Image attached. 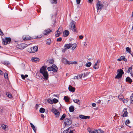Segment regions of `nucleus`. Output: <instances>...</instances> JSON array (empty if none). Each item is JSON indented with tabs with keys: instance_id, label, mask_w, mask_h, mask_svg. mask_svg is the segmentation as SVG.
I'll return each instance as SVG.
<instances>
[{
	"instance_id": "dca6fc26",
	"label": "nucleus",
	"mask_w": 133,
	"mask_h": 133,
	"mask_svg": "<svg viewBox=\"0 0 133 133\" xmlns=\"http://www.w3.org/2000/svg\"><path fill=\"white\" fill-rule=\"evenodd\" d=\"M69 90L72 92H74L75 90V88L72 87L71 85H69L68 88Z\"/></svg>"
},
{
	"instance_id": "052dcab7",
	"label": "nucleus",
	"mask_w": 133,
	"mask_h": 133,
	"mask_svg": "<svg viewBox=\"0 0 133 133\" xmlns=\"http://www.w3.org/2000/svg\"><path fill=\"white\" fill-rule=\"evenodd\" d=\"M83 76V74H81L79 75V77L80 78H81Z\"/></svg>"
},
{
	"instance_id": "4d7b16f0",
	"label": "nucleus",
	"mask_w": 133,
	"mask_h": 133,
	"mask_svg": "<svg viewBox=\"0 0 133 133\" xmlns=\"http://www.w3.org/2000/svg\"><path fill=\"white\" fill-rule=\"evenodd\" d=\"M81 2V0H76V2L77 4H79Z\"/></svg>"
},
{
	"instance_id": "ea45409f",
	"label": "nucleus",
	"mask_w": 133,
	"mask_h": 133,
	"mask_svg": "<svg viewBox=\"0 0 133 133\" xmlns=\"http://www.w3.org/2000/svg\"><path fill=\"white\" fill-rule=\"evenodd\" d=\"M132 67L131 66L130 67L128 68L127 72L129 73L131 71H132Z\"/></svg>"
},
{
	"instance_id": "2f4dec72",
	"label": "nucleus",
	"mask_w": 133,
	"mask_h": 133,
	"mask_svg": "<svg viewBox=\"0 0 133 133\" xmlns=\"http://www.w3.org/2000/svg\"><path fill=\"white\" fill-rule=\"evenodd\" d=\"M126 51L127 52H128L129 54H131V50L130 48L128 47L126 48Z\"/></svg>"
},
{
	"instance_id": "69168bd1",
	"label": "nucleus",
	"mask_w": 133,
	"mask_h": 133,
	"mask_svg": "<svg viewBox=\"0 0 133 133\" xmlns=\"http://www.w3.org/2000/svg\"><path fill=\"white\" fill-rule=\"evenodd\" d=\"M93 0H89V3H91L93 1Z\"/></svg>"
},
{
	"instance_id": "c9c22d12",
	"label": "nucleus",
	"mask_w": 133,
	"mask_h": 133,
	"mask_svg": "<svg viewBox=\"0 0 133 133\" xmlns=\"http://www.w3.org/2000/svg\"><path fill=\"white\" fill-rule=\"evenodd\" d=\"M130 100L131 103H133V93L130 97Z\"/></svg>"
},
{
	"instance_id": "5701e85b",
	"label": "nucleus",
	"mask_w": 133,
	"mask_h": 133,
	"mask_svg": "<svg viewBox=\"0 0 133 133\" xmlns=\"http://www.w3.org/2000/svg\"><path fill=\"white\" fill-rule=\"evenodd\" d=\"M118 98L121 101L123 100L124 99V97L123 95H120L118 96Z\"/></svg>"
},
{
	"instance_id": "338daca9",
	"label": "nucleus",
	"mask_w": 133,
	"mask_h": 133,
	"mask_svg": "<svg viewBox=\"0 0 133 133\" xmlns=\"http://www.w3.org/2000/svg\"><path fill=\"white\" fill-rule=\"evenodd\" d=\"M41 117H42L44 118V116L43 114H42L41 115Z\"/></svg>"
},
{
	"instance_id": "09e8293b",
	"label": "nucleus",
	"mask_w": 133,
	"mask_h": 133,
	"mask_svg": "<svg viewBox=\"0 0 133 133\" xmlns=\"http://www.w3.org/2000/svg\"><path fill=\"white\" fill-rule=\"evenodd\" d=\"M62 40V38L61 37H59L57 39V42H61Z\"/></svg>"
},
{
	"instance_id": "c756f323",
	"label": "nucleus",
	"mask_w": 133,
	"mask_h": 133,
	"mask_svg": "<svg viewBox=\"0 0 133 133\" xmlns=\"http://www.w3.org/2000/svg\"><path fill=\"white\" fill-rule=\"evenodd\" d=\"M51 40L50 39H49L47 40L46 44L48 45H50L51 43Z\"/></svg>"
},
{
	"instance_id": "9d476101",
	"label": "nucleus",
	"mask_w": 133,
	"mask_h": 133,
	"mask_svg": "<svg viewBox=\"0 0 133 133\" xmlns=\"http://www.w3.org/2000/svg\"><path fill=\"white\" fill-rule=\"evenodd\" d=\"M25 44L24 43H22L17 45L16 46L17 48L21 49H23L25 48Z\"/></svg>"
},
{
	"instance_id": "49530a36",
	"label": "nucleus",
	"mask_w": 133,
	"mask_h": 133,
	"mask_svg": "<svg viewBox=\"0 0 133 133\" xmlns=\"http://www.w3.org/2000/svg\"><path fill=\"white\" fill-rule=\"evenodd\" d=\"M48 102L50 104H52L53 103V101L51 99H48Z\"/></svg>"
},
{
	"instance_id": "4468645a",
	"label": "nucleus",
	"mask_w": 133,
	"mask_h": 133,
	"mask_svg": "<svg viewBox=\"0 0 133 133\" xmlns=\"http://www.w3.org/2000/svg\"><path fill=\"white\" fill-rule=\"evenodd\" d=\"M117 60L118 61H121L122 60H123L125 62H126L127 61V59L126 58H125V56H121L119 58L117 59Z\"/></svg>"
},
{
	"instance_id": "f704fd0d",
	"label": "nucleus",
	"mask_w": 133,
	"mask_h": 133,
	"mask_svg": "<svg viewBox=\"0 0 133 133\" xmlns=\"http://www.w3.org/2000/svg\"><path fill=\"white\" fill-rule=\"evenodd\" d=\"M65 114H63L60 118V120H63L65 118Z\"/></svg>"
},
{
	"instance_id": "6e6552de",
	"label": "nucleus",
	"mask_w": 133,
	"mask_h": 133,
	"mask_svg": "<svg viewBox=\"0 0 133 133\" xmlns=\"http://www.w3.org/2000/svg\"><path fill=\"white\" fill-rule=\"evenodd\" d=\"M51 111L55 114L56 118H58L59 117V112L55 108H53Z\"/></svg>"
},
{
	"instance_id": "603ef678",
	"label": "nucleus",
	"mask_w": 133,
	"mask_h": 133,
	"mask_svg": "<svg viewBox=\"0 0 133 133\" xmlns=\"http://www.w3.org/2000/svg\"><path fill=\"white\" fill-rule=\"evenodd\" d=\"M0 35L1 36H3L4 34L2 31L0 29Z\"/></svg>"
},
{
	"instance_id": "f8f14e48",
	"label": "nucleus",
	"mask_w": 133,
	"mask_h": 133,
	"mask_svg": "<svg viewBox=\"0 0 133 133\" xmlns=\"http://www.w3.org/2000/svg\"><path fill=\"white\" fill-rule=\"evenodd\" d=\"M31 50L32 53H35L38 50V48L37 46H35L32 47L31 48Z\"/></svg>"
},
{
	"instance_id": "b1692460",
	"label": "nucleus",
	"mask_w": 133,
	"mask_h": 133,
	"mask_svg": "<svg viewBox=\"0 0 133 133\" xmlns=\"http://www.w3.org/2000/svg\"><path fill=\"white\" fill-rule=\"evenodd\" d=\"M90 72H84L83 74L84 75L83 76V77H87L89 75Z\"/></svg>"
},
{
	"instance_id": "0eeeda50",
	"label": "nucleus",
	"mask_w": 133,
	"mask_h": 133,
	"mask_svg": "<svg viewBox=\"0 0 133 133\" xmlns=\"http://www.w3.org/2000/svg\"><path fill=\"white\" fill-rule=\"evenodd\" d=\"M103 6V4L101 1H98L96 3V7L98 10H102Z\"/></svg>"
},
{
	"instance_id": "c85d7f7f",
	"label": "nucleus",
	"mask_w": 133,
	"mask_h": 133,
	"mask_svg": "<svg viewBox=\"0 0 133 133\" xmlns=\"http://www.w3.org/2000/svg\"><path fill=\"white\" fill-rule=\"evenodd\" d=\"M1 127L2 129L5 130H6L5 129L6 128L8 127V126L6 125H5L4 124H2L1 125Z\"/></svg>"
},
{
	"instance_id": "20e7f679",
	"label": "nucleus",
	"mask_w": 133,
	"mask_h": 133,
	"mask_svg": "<svg viewBox=\"0 0 133 133\" xmlns=\"http://www.w3.org/2000/svg\"><path fill=\"white\" fill-rule=\"evenodd\" d=\"M47 69L49 71H52L54 72H56L58 70L57 67L55 64H53L52 66L48 67Z\"/></svg>"
},
{
	"instance_id": "c03bdc74",
	"label": "nucleus",
	"mask_w": 133,
	"mask_h": 133,
	"mask_svg": "<svg viewBox=\"0 0 133 133\" xmlns=\"http://www.w3.org/2000/svg\"><path fill=\"white\" fill-rule=\"evenodd\" d=\"M84 119H88L90 118V117L89 116H85L84 115Z\"/></svg>"
},
{
	"instance_id": "79ce46f5",
	"label": "nucleus",
	"mask_w": 133,
	"mask_h": 133,
	"mask_svg": "<svg viewBox=\"0 0 133 133\" xmlns=\"http://www.w3.org/2000/svg\"><path fill=\"white\" fill-rule=\"evenodd\" d=\"M4 76L5 78H8V75L7 73H5L4 74Z\"/></svg>"
},
{
	"instance_id": "774afa93",
	"label": "nucleus",
	"mask_w": 133,
	"mask_h": 133,
	"mask_svg": "<svg viewBox=\"0 0 133 133\" xmlns=\"http://www.w3.org/2000/svg\"><path fill=\"white\" fill-rule=\"evenodd\" d=\"M25 76V78L27 77H28V75H24Z\"/></svg>"
},
{
	"instance_id": "4be33fe9",
	"label": "nucleus",
	"mask_w": 133,
	"mask_h": 133,
	"mask_svg": "<svg viewBox=\"0 0 133 133\" xmlns=\"http://www.w3.org/2000/svg\"><path fill=\"white\" fill-rule=\"evenodd\" d=\"M99 64L96 63H95L94 64V66H93V68L95 69H98L99 68Z\"/></svg>"
},
{
	"instance_id": "f3484780",
	"label": "nucleus",
	"mask_w": 133,
	"mask_h": 133,
	"mask_svg": "<svg viewBox=\"0 0 133 133\" xmlns=\"http://www.w3.org/2000/svg\"><path fill=\"white\" fill-rule=\"evenodd\" d=\"M123 117H126L127 116L128 113L127 111V109H124L123 111Z\"/></svg>"
},
{
	"instance_id": "6e6d98bb",
	"label": "nucleus",
	"mask_w": 133,
	"mask_h": 133,
	"mask_svg": "<svg viewBox=\"0 0 133 133\" xmlns=\"http://www.w3.org/2000/svg\"><path fill=\"white\" fill-rule=\"evenodd\" d=\"M21 77L23 79H25V76L24 75H21Z\"/></svg>"
},
{
	"instance_id": "9b49d317",
	"label": "nucleus",
	"mask_w": 133,
	"mask_h": 133,
	"mask_svg": "<svg viewBox=\"0 0 133 133\" xmlns=\"http://www.w3.org/2000/svg\"><path fill=\"white\" fill-rule=\"evenodd\" d=\"M52 31V30L49 29H47L45 30L43 32V34L45 35H47Z\"/></svg>"
},
{
	"instance_id": "4c0bfd02",
	"label": "nucleus",
	"mask_w": 133,
	"mask_h": 133,
	"mask_svg": "<svg viewBox=\"0 0 133 133\" xmlns=\"http://www.w3.org/2000/svg\"><path fill=\"white\" fill-rule=\"evenodd\" d=\"M72 49L74 50L76 47V44H72Z\"/></svg>"
},
{
	"instance_id": "393cba45",
	"label": "nucleus",
	"mask_w": 133,
	"mask_h": 133,
	"mask_svg": "<svg viewBox=\"0 0 133 133\" xmlns=\"http://www.w3.org/2000/svg\"><path fill=\"white\" fill-rule=\"evenodd\" d=\"M126 81L129 83H131L132 81V79L129 77H128L126 78Z\"/></svg>"
},
{
	"instance_id": "bb28decb",
	"label": "nucleus",
	"mask_w": 133,
	"mask_h": 133,
	"mask_svg": "<svg viewBox=\"0 0 133 133\" xmlns=\"http://www.w3.org/2000/svg\"><path fill=\"white\" fill-rule=\"evenodd\" d=\"M74 102L75 103H77L79 105L80 104L81 102L80 101L79 99H76L73 100Z\"/></svg>"
},
{
	"instance_id": "39448f33",
	"label": "nucleus",
	"mask_w": 133,
	"mask_h": 133,
	"mask_svg": "<svg viewBox=\"0 0 133 133\" xmlns=\"http://www.w3.org/2000/svg\"><path fill=\"white\" fill-rule=\"evenodd\" d=\"M117 74L115 77L116 79H119L121 78L122 75L124 74L123 70L121 69H119L117 70Z\"/></svg>"
},
{
	"instance_id": "1a4fd4ad",
	"label": "nucleus",
	"mask_w": 133,
	"mask_h": 133,
	"mask_svg": "<svg viewBox=\"0 0 133 133\" xmlns=\"http://www.w3.org/2000/svg\"><path fill=\"white\" fill-rule=\"evenodd\" d=\"M64 123L65 126H69L71 124L72 121L68 118H66L64 120Z\"/></svg>"
},
{
	"instance_id": "a18cd8bd",
	"label": "nucleus",
	"mask_w": 133,
	"mask_h": 133,
	"mask_svg": "<svg viewBox=\"0 0 133 133\" xmlns=\"http://www.w3.org/2000/svg\"><path fill=\"white\" fill-rule=\"evenodd\" d=\"M89 133H97V130L89 131Z\"/></svg>"
},
{
	"instance_id": "a19ab883",
	"label": "nucleus",
	"mask_w": 133,
	"mask_h": 133,
	"mask_svg": "<svg viewBox=\"0 0 133 133\" xmlns=\"http://www.w3.org/2000/svg\"><path fill=\"white\" fill-rule=\"evenodd\" d=\"M51 3L52 4H56L57 3V0H51Z\"/></svg>"
},
{
	"instance_id": "a211bd4d",
	"label": "nucleus",
	"mask_w": 133,
	"mask_h": 133,
	"mask_svg": "<svg viewBox=\"0 0 133 133\" xmlns=\"http://www.w3.org/2000/svg\"><path fill=\"white\" fill-rule=\"evenodd\" d=\"M64 47L66 49H68L72 47V45L70 43L66 44L64 45Z\"/></svg>"
},
{
	"instance_id": "8fccbe9b",
	"label": "nucleus",
	"mask_w": 133,
	"mask_h": 133,
	"mask_svg": "<svg viewBox=\"0 0 133 133\" xmlns=\"http://www.w3.org/2000/svg\"><path fill=\"white\" fill-rule=\"evenodd\" d=\"M49 62L50 64H52L54 63V61L52 59H51L50 60Z\"/></svg>"
},
{
	"instance_id": "72a5a7b5",
	"label": "nucleus",
	"mask_w": 133,
	"mask_h": 133,
	"mask_svg": "<svg viewBox=\"0 0 133 133\" xmlns=\"http://www.w3.org/2000/svg\"><path fill=\"white\" fill-rule=\"evenodd\" d=\"M91 63L90 62H89L86 63L85 66L87 67H90L91 65Z\"/></svg>"
},
{
	"instance_id": "7ed1b4c3",
	"label": "nucleus",
	"mask_w": 133,
	"mask_h": 133,
	"mask_svg": "<svg viewBox=\"0 0 133 133\" xmlns=\"http://www.w3.org/2000/svg\"><path fill=\"white\" fill-rule=\"evenodd\" d=\"M62 61L63 63L65 64H76L77 63V62L76 61H69L66 59L64 58H62Z\"/></svg>"
},
{
	"instance_id": "2eb2a0df",
	"label": "nucleus",
	"mask_w": 133,
	"mask_h": 133,
	"mask_svg": "<svg viewBox=\"0 0 133 133\" xmlns=\"http://www.w3.org/2000/svg\"><path fill=\"white\" fill-rule=\"evenodd\" d=\"M31 60L33 62L36 63L38 62L39 59L38 58L34 57L32 58Z\"/></svg>"
},
{
	"instance_id": "f03ea898",
	"label": "nucleus",
	"mask_w": 133,
	"mask_h": 133,
	"mask_svg": "<svg viewBox=\"0 0 133 133\" xmlns=\"http://www.w3.org/2000/svg\"><path fill=\"white\" fill-rule=\"evenodd\" d=\"M76 23L73 21H72V22L70 23L69 25L70 29L73 32H77V28L75 26Z\"/></svg>"
},
{
	"instance_id": "3c124183",
	"label": "nucleus",
	"mask_w": 133,
	"mask_h": 133,
	"mask_svg": "<svg viewBox=\"0 0 133 133\" xmlns=\"http://www.w3.org/2000/svg\"><path fill=\"white\" fill-rule=\"evenodd\" d=\"M79 117L81 119H84V115H79Z\"/></svg>"
},
{
	"instance_id": "13d9d810",
	"label": "nucleus",
	"mask_w": 133,
	"mask_h": 133,
	"mask_svg": "<svg viewBox=\"0 0 133 133\" xmlns=\"http://www.w3.org/2000/svg\"><path fill=\"white\" fill-rule=\"evenodd\" d=\"M92 106L93 107H95L96 106V104L95 103H92Z\"/></svg>"
},
{
	"instance_id": "a878e982",
	"label": "nucleus",
	"mask_w": 133,
	"mask_h": 133,
	"mask_svg": "<svg viewBox=\"0 0 133 133\" xmlns=\"http://www.w3.org/2000/svg\"><path fill=\"white\" fill-rule=\"evenodd\" d=\"M64 34L65 36H67L69 35V31L66 30L64 32Z\"/></svg>"
},
{
	"instance_id": "5fc2aeb1",
	"label": "nucleus",
	"mask_w": 133,
	"mask_h": 133,
	"mask_svg": "<svg viewBox=\"0 0 133 133\" xmlns=\"http://www.w3.org/2000/svg\"><path fill=\"white\" fill-rule=\"evenodd\" d=\"M123 102V103H127L128 102V101L127 100L124 99H123V100L122 101Z\"/></svg>"
},
{
	"instance_id": "423d86ee",
	"label": "nucleus",
	"mask_w": 133,
	"mask_h": 133,
	"mask_svg": "<svg viewBox=\"0 0 133 133\" xmlns=\"http://www.w3.org/2000/svg\"><path fill=\"white\" fill-rule=\"evenodd\" d=\"M11 41V39L10 37H6L5 39H3V44L4 45H6L9 44Z\"/></svg>"
},
{
	"instance_id": "7c9ffc66",
	"label": "nucleus",
	"mask_w": 133,
	"mask_h": 133,
	"mask_svg": "<svg viewBox=\"0 0 133 133\" xmlns=\"http://www.w3.org/2000/svg\"><path fill=\"white\" fill-rule=\"evenodd\" d=\"M45 111V109L42 108H40L39 110V112H40L43 113Z\"/></svg>"
},
{
	"instance_id": "e2e57ef3",
	"label": "nucleus",
	"mask_w": 133,
	"mask_h": 133,
	"mask_svg": "<svg viewBox=\"0 0 133 133\" xmlns=\"http://www.w3.org/2000/svg\"><path fill=\"white\" fill-rule=\"evenodd\" d=\"M83 38V36L82 35H80L79 36V38L80 39H82Z\"/></svg>"
},
{
	"instance_id": "de8ad7c7",
	"label": "nucleus",
	"mask_w": 133,
	"mask_h": 133,
	"mask_svg": "<svg viewBox=\"0 0 133 133\" xmlns=\"http://www.w3.org/2000/svg\"><path fill=\"white\" fill-rule=\"evenodd\" d=\"M130 122L129 119L127 120L125 122V124L126 125H127V124H129L130 123Z\"/></svg>"
},
{
	"instance_id": "680f3d73",
	"label": "nucleus",
	"mask_w": 133,
	"mask_h": 133,
	"mask_svg": "<svg viewBox=\"0 0 133 133\" xmlns=\"http://www.w3.org/2000/svg\"><path fill=\"white\" fill-rule=\"evenodd\" d=\"M74 79H78V76H75L74 78Z\"/></svg>"
},
{
	"instance_id": "6ab92c4d",
	"label": "nucleus",
	"mask_w": 133,
	"mask_h": 133,
	"mask_svg": "<svg viewBox=\"0 0 133 133\" xmlns=\"http://www.w3.org/2000/svg\"><path fill=\"white\" fill-rule=\"evenodd\" d=\"M30 124L31 127L33 129L34 132H35L36 131V128L35 127L34 125L32 123H30Z\"/></svg>"
},
{
	"instance_id": "f257e3e1",
	"label": "nucleus",
	"mask_w": 133,
	"mask_h": 133,
	"mask_svg": "<svg viewBox=\"0 0 133 133\" xmlns=\"http://www.w3.org/2000/svg\"><path fill=\"white\" fill-rule=\"evenodd\" d=\"M46 66H42L40 69V72L44 76V79L47 80L48 78V74L46 71Z\"/></svg>"
},
{
	"instance_id": "37998d69",
	"label": "nucleus",
	"mask_w": 133,
	"mask_h": 133,
	"mask_svg": "<svg viewBox=\"0 0 133 133\" xmlns=\"http://www.w3.org/2000/svg\"><path fill=\"white\" fill-rule=\"evenodd\" d=\"M97 133H104L103 131L101 130H97Z\"/></svg>"
},
{
	"instance_id": "412c9836",
	"label": "nucleus",
	"mask_w": 133,
	"mask_h": 133,
	"mask_svg": "<svg viewBox=\"0 0 133 133\" xmlns=\"http://www.w3.org/2000/svg\"><path fill=\"white\" fill-rule=\"evenodd\" d=\"M69 111L70 112H73L74 110V108L73 106H71L69 108Z\"/></svg>"
},
{
	"instance_id": "ddd939ff",
	"label": "nucleus",
	"mask_w": 133,
	"mask_h": 133,
	"mask_svg": "<svg viewBox=\"0 0 133 133\" xmlns=\"http://www.w3.org/2000/svg\"><path fill=\"white\" fill-rule=\"evenodd\" d=\"M22 38L24 41L29 40L31 39V37L28 35H24L23 36Z\"/></svg>"
},
{
	"instance_id": "aec40b11",
	"label": "nucleus",
	"mask_w": 133,
	"mask_h": 133,
	"mask_svg": "<svg viewBox=\"0 0 133 133\" xmlns=\"http://www.w3.org/2000/svg\"><path fill=\"white\" fill-rule=\"evenodd\" d=\"M57 31L60 33L62 34L63 32V28L62 27H60Z\"/></svg>"
},
{
	"instance_id": "bf43d9fd",
	"label": "nucleus",
	"mask_w": 133,
	"mask_h": 133,
	"mask_svg": "<svg viewBox=\"0 0 133 133\" xmlns=\"http://www.w3.org/2000/svg\"><path fill=\"white\" fill-rule=\"evenodd\" d=\"M101 62V61L100 60H99V59H98L97 62L96 63H97V64H99V63H100Z\"/></svg>"
},
{
	"instance_id": "58836bf2",
	"label": "nucleus",
	"mask_w": 133,
	"mask_h": 133,
	"mask_svg": "<svg viewBox=\"0 0 133 133\" xmlns=\"http://www.w3.org/2000/svg\"><path fill=\"white\" fill-rule=\"evenodd\" d=\"M53 102L54 103H57L58 102V100L56 98H54L53 99Z\"/></svg>"
},
{
	"instance_id": "e433bc0d",
	"label": "nucleus",
	"mask_w": 133,
	"mask_h": 133,
	"mask_svg": "<svg viewBox=\"0 0 133 133\" xmlns=\"http://www.w3.org/2000/svg\"><path fill=\"white\" fill-rule=\"evenodd\" d=\"M61 34L59 32H57V31L56 32L55 36L57 37H58L60 36Z\"/></svg>"
},
{
	"instance_id": "0e129e2a",
	"label": "nucleus",
	"mask_w": 133,
	"mask_h": 133,
	"mask_svg": "<svg viewBox=\"0 0 133 133\" xmlns=\"http://www.w3.org/2000/svg\"><path fill=\"white\" fill-rule=\"evenodd\" d=\"M3 74V72L2 70H0V75H2Z\"/></svg>"
},
{
	"instance_id": "864d4df0",
	"label": "nucleus",
	"mask_w": 133,
	"mask_h": 133,
	"mask_svg": "<svg viewBox=\"0 0 133 133\" xmlns=\"http://www.w3.org/2000/svg\"><path fill=\"white\" fill-rule=\"evenodd\" d=\"M66 49L65 48H64L62 50V51L64 53L65 52L66 50Z\"/></svg>"
},
{
	"instance_id": "473e14b6",
	"label": "nucleus",
	"mask_w": 133,
	"mask_h": 133,
	"mask_svg": "<svg viewBox=\"0 0 133 133\" xmlns=\"http://www.w3.org/2000/svg\"><path fill=\"white\" fill-rule=\"evenodd\" d=\"M64 100H65V101L66 102H68L69 101V99L68 97L66 96H65L64 97Z\"/></svg>"
},
{
	"instance_id": "cd10ccee",
	"label": "nucleus",
	"mask_w": 133,
	"mask_h": 133,
	"mask_svg": "<svg viewBox=\"0 0 133 133\" xmlns=\"http://www.w3.org/2000/svg\"><path fill=\"white\" fill-rule=\"evenodd\" d=\"M6 95L8 97L10 98H11L12 97V96L11 94L9 92H7L6 93Z\"/></svg>"
}]
</instances>
